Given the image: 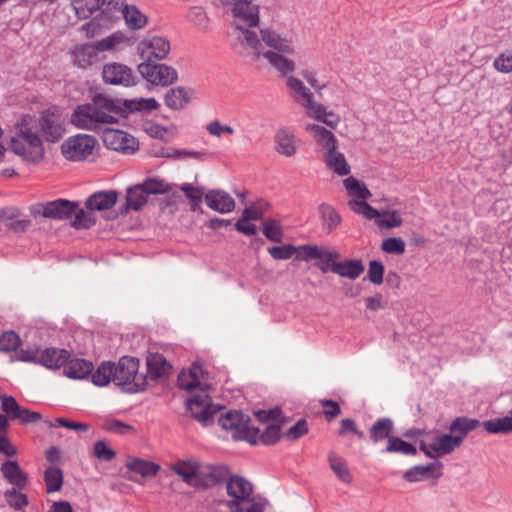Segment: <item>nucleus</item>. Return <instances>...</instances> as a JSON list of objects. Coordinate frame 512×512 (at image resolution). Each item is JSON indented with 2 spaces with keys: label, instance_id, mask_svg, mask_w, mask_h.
Wrapping results in <instances>:
<instances>
[{
  "label": "nucleus",
  "instance_id": "nucleus-45",
  "mask_svg": "<svg viewBox=\"0 0 512 512\" xmlns=\"http://www.w3.org/2000/svg\"><path fill=\"white\" fill-rule=\"evenodd\" d=\"M385 451L389 453H401L403 455H415L417 453V449L414 445L396 436L388 438Z\"/></svg>",
  "mask_w": 512,
  "mask_h": 512
},
{
  "label": "nucleus",
  "instance_id": "nucleus-15",
  "mask_svg": "<svg viewBox=\"0 0 512 512\" xmlns=\"http://www.w3.org/2000/svg\"><path fill=\"white\" fill-rule=\"evenodd\" d=\"M78 209V203L66 199H57L33 206L32 213L54 220H64L72 216Z\"/></svg>",
  "mask_w": 512,
  "mask_h": 512
},
{
  "label": "nucleus",
  "instance_id": "nucleus-61",
  "mask_svg": "<svg viewBox=\"0 0 512 512\" xmlns=\"http://www.w3.org/2000/svg\"><path fill=\"white\" fill-rule=\"evenodd\" d=\"M93 454L102 461H111L116 456V453L103 440L97 441L94 444Z\"/></svg>",
  "mask_w": 512,
  "mask_h": 512
},
{
  "label": "nucleus",
  "instance_id": "nucleus-18",
  "mask_svg": "<svg viewBox=\"0 0 512 512\" xmlns=\"http://www.w3.org/2000/svg\"><path fill=\"white\" fill-rule=\"evenodd\" d=\"M178 385L187 391L199 387L201 392H205L210 388L208 372L199 361H195L188 375L182 373L178 376Z\"/></svg>",
  "mask_w": 512,
  "mask_h": 512
},
{
  "label": "nucleus",
  "instance_id": "nucleus-2",
  "mask_svg": "<svg viewBox=\"0 0 512 512\" xmlns=\"http://www.w3.org/2000/svg\"><path fill=\"white\" fill-rule=\"evenodd\" d=\"M232 21L229 37L233 48L240 53L259 39V5L254 0H232Z\"/></svg>",
  "mask_w": 512,
  "mask_h": 512
},
{
  "label": "nucleus",
  "instance_id": "nucleus-10",
  "mask_svg": "<svg viewBox=\"0 0 512 512\" xmlns=\"http://www.w3.org/2000/svg\"><path fill=\"white\" fill-rule=\"evenodd\" d=\"M98 145L97 139L92 135L76 134L67 138L61 145V153L69 161H85Z\"/></svg>",
  "mask_w": 512,
  "mask_h": 512
},
{
  "label": "nucleus",
  "instance_id": "nucleus-21",
  "mask_svg": "<svg viewBox=\"0 0 512 512\" xmlns=\"http://www.w3.org/2000/svg\"><path fill=\"white\" fill-rule=\"evenodd\" d=\"M261 43L265 50H274L283 53H294L295 48L291 38L282 36L269 28L260 30Z\"/></svg>",
  "mask_w": 512,
  "mask_h": 512
},
{
  "label": "nucleus",
  "instance_id": "nucleus-9",
  "mask_svg": "<svg viewBox=\"0 0 512 512\" xmlns=\"http://www.w3.org/2000/svg\"><path fill=\"white\" fill-rule=\"evenodd\" d=\"M251 46V48H246L239 54L243 57H249L253 61H258L260 58L266 59L267 62L282 76H286L295 70V62L289 58V55H292L293 53L265 50L259 39Z\"/></svg>",
  "mask_w": 512,
  "mask_h": 512
},
{
  "label": "nucleus",
  "instance_id": "nucleus-30",
  "mask_svg": "<svg viewBox=\"0 0 512 512\" xmlns=\"http://www.w3.org/2000/svg\"><path fill=\"white\" fill-rule=\"evenodd\" d=\"M364 265L360 259L345 260L332 263L331 271L340 277L351 280L357 279L364 272Z\"/></svg>",
  "mask_w": 512,
  "mask_h": 512
},
{
  "label": "nucleus",
  "instance_id": "nucleus-64",
  "mask_svg": "<svg viewBox=\"0 0 512 512\" xmlns=\"http://www.w3.org/2000/svg\"><path fill=\"white\" fill-rule=\"evenodd\" d=\"M495 68L503 73L512 71V51H507L498 56L494 61Z\"/></svg>",
  "mask_w": 512,
  "mask_h": 512
},
{
  "label": "nucleus",
  "instance_id": "nucleus-44",
  "mask_svg": "<svg viewBox=\"0 0 512 512\" xmlns=\"http://www.w3.org/2000/svg\"><path fill=\"white\" fill-rule=\"evenodd\" d=\"M343 184L349 195L357 197L359 200H366L371 197V192L366 185L354 177L346 178Z\"/></svg>",
  "mask_w": 512,
  "mask_h": 512
},
{
  "label": "nucleus",
  "instance_id": "nucleus-14",
  "mask_svg": "<svg viewBox=\"0 0 512 512\" xmlns=\"http://www.w3.org/2000/svg\"><path fill=\"white\" fill-rule=\"evenodd\" d=\"M138 71L144 79L153 85L168 86L178 79L177 71L166 64L143 62L138 65Z\"/></svg>",
  "mask_w": 512,
  "mask_h": 512
},
{
  "label": "nucleus",
  "instance_id": "nucleus-34",
  "mask_svg": "<svg viewBox=\"0 0 512 512\" xmlns=\"http://www.w3.org/2000/svg\"><path fill=\"white\" fill-rule=\"evenodd\" d=\"M328 463L330 469L342 483L347 485L352 483V473L350 472L347 462L343 457L338 455L336 452L331 451L328 454Z\"/></svg>",
  "mask_w": 512,
  "mask_h": 512
},
{
  "label": "nucleus",
  "instance_id": "nucleus-57",
  "mask_svg": "<svg viewBox=\"0 0 512 512\" xmlns=\"http://www.w3.org/2000/svg\"><path fill=\"white\" fill-rule=\"evenodd\" d=\"M1 409L5 412L8 417L15 420L19 417L20 406L12 396L1 395Z\"/></svg>",
  "mask_w": 512,
  "mask_h": 512
},
{
  "label": "nucleus",
  "instance_id": "nucleus-19",
  "mask_svg": "<svg viewBox=\"0 0 512 512\" xmlns=\"http://www.w3.org/2000/svg\"><path fill=\"white\" fill-rule=\"evenodd\" d=\"M305 130L310 133L322 156L338 147V139L330 129L319 124H307Z\"/></svg>",
  "mask_w": 512,
  "mask_h": 512
},
{
  "label": "nucleus",
  "instance_id": "nucleus-37",
  "mask_svg": "<svg viewBox=\"0 0 512 512\" xmlns=\"http://www.w3.org/2000/svg\"><path fill=\"white\" fill-rule=\"evenodd\" d=\"M481 425L482 423L478 419L457 417L451 422L449 430L454 433L455 437H461V443H463L467 434Z\"/></svg>",
  "mask_w": 512,
  "mask_h": 512
},
{
  "label": "nucleus",
  "instance_id": "nucleus-48",
  "mask_svg": "<svg viewBox=\"0 0 512 512\" xmlns=\"http://www.w3.org/2000/svg\"><path fill=\"white\" fill-rule=\"evenodd\" d=\"M281 438V425L269 424L266 429L258 434L257 443L261 442L264 445H274Z\"/></svg>",
  "mask_w": 512,
  "mask_h": 512
},
{
  "label": "nucleus",
  "instance_id": "nucleus-33",
  "mask_svg": "<svg viewBox=\"0 0 512 512\" xmlns=\"http://www.w3.org/2000/svg\"><path fill=\"white\" fill-rule=\"evenodd\" d=\"M461 437H455L452 434H443L435 438L430 444V448L438 457L452 453L461 446Z\"/></svg>",
  "mask_w": 512,
  "mask_h": 512
},
{
  "label": "nucleus",
  "instance_id": "nucleus-28",
  "mask_svg": "<svg viewBox=\"0 0 512 512\" xmlns=\"http://www.w3.org/2000/svg\"><path fill=\"white\" fill-rule=\"evenodd\" d=\"M326 167L339 176H347L351 172L344 154L338 150V147L330 152H326L323 156Z\"/></svg>",
  "mask_w": 512,
  "mask_h": 512
},
{
  "label": "nucleus",
  "instance_id": "nucleus-16",
  "mask_svg": "<svg viewBox=\"0 0 512 512\" xmlns=\"http://www.w3.org/2000/svg\"><path fill=\"white\" fill-rule=\"evenodd\" d=\"M102 141L108 149L123 154H133L138 149V141L136 138L118 129H104Z\"/></svg>",
  "mask_w": 512,
  "mask_h": 512
},
{
  "label": "nucleus",
  "instance_id": "nucleus-63",
  "mask_svg": "<svg viewBox=\"0 0 512 512\" xmlns=\"http://www.w3.org/2000/svg\"><path fill=\"white\" fill-rule=\"evenodd\" d=\"M74 220L72 221V226L77 229H87L90 228L95 223V219L83 209H80L78 212H75Z\"/></svg>",
  "mask_w": 512,
  "mask_h": 512
},
{
  "label": "nucleus",
  "instance_id": "nucleus-31",
  "mask_svg": "<svg viewBox=\"0 0 512 512\" xmlns=\"http://www.w3.org/2000/svg\"><path fill=\"white\" fill-rule=\"evenodd\" d=\"M71 55L73 63L83 69L91 66L97 59L96 48L90 43L75 46Z\"/></svg>",
  "mask_w": 512,
  "mask_h": 512
},
{
  "label": "nucleus",
  "instance_id": "nucleus-58",
  "mask_svg": "<svg viewBox=\"0 0 512 512\" xmlns=\"http://www.w3.org/2000/svg\"><path fill=\"white\" fill-rule=\"evenodd\" d=\"M268 252L275 260H287L297 252V247L291 244L273 246L268 248Z\"/></svg>",
  "mask_w": 512,
  "mask_h": 512
},
{
  "label": "nucleus",
  "instance_id": "nucleus-46",
  "mask_svg": "<svg viewBox=\"0 0 512 512\" xmlns=\"http://www.w3.org/2000/svg\"><path fill=\"white\" fill-rule=\"evenodd\" d=\"M20 345V336L15 331L8 330L0 335V352H17Z\"/></svg>",
  "mask_w": 512,
  "mask_h": 512
},
{
  "label": "nucleus",
  "instance_id": "nucleus-29",
  "mask_svg": "<svg viewBox=\"0 0 512 512\" xmlns=\"http://www.w3.org/2000/svg\"><path fill=\"white\" fill-rule=\"evenodd\" d=\"M117 201L115 191H100L91 195L85 202L88 210L103 211L112 208Z\"/></svg>",
  "mask_w": 512,
  "mask_h": 512
},
{
  "label": "nucleus",
  "instance_id": "nucleus-50",
  "mask_svg": "<svg viewBox=\"0 0 512 512\" xmlns=\"http://www.w3.org/2000/svg\"><path fill=\"white\" fill-rule=\"evenodd\" d=\"M78 19L90 18L95 12H101L100 0H83L74 10Z\"/></svg>",
  "mask_w": 512,
  "mask_h": 512
},
{
  "label": "nucleus",
  "instance_id": "nucleus-54",
  "mask_svg": "<svg viewBox=\"0 0 512 512\" xmlns=\"http://www.w3.org/2000/svg\"><path fill=\"white\" fill-rule=\"evenodd\" d=\"M382 215V218H380V216L375 218L376 223L380 227L390 229L394 227H399L402 224V218L396 211H384Z\"/></svg>",
  "mask_w": 512,
  "mask_h": 512
},
{
  "label": "nucleus",
  "instance_id": "nucleus-41",
  "mask_svg": "<svg viewBox=\"0 0 512 512\" xmlns=\"http://www.w3.org/2000/svg\"><path fill=\"white\" fill-rule=\"evenodd\" d=\"M319 213L322 219L323 228L329 233L341 223V216L339 213L327 203L320 204Z\"/></svg>",
  "mask_w": 512,
  "mask_h": 512
},
{
  "label": "nucleus",
  "instance_id": "nucleus-38",
  "mask_svg": "<svg viewBox=\"0 0 512 512\" xmlns=\"http://www.w3.org/2000/svg\"><path fill=\"white\" fill-rule=\"evenodd\" d=\"M93 384L96 386H106L115 378V363L103 361L96 371L90 374Z\"/></svg>",
  "mask_w": 512,
  "mask_h": 512
},
{
  "label": "nucleus",
  "instance_id": "nucleus-51",
  "mask_svg": "<svg viewBox=\"0 0 512 512\" xmlns=\"http://www.w3.org/2000/svg\"><path fill=\"white\" fill-rule=\"evenodd\" d=\"M268 203L260 200L246 207L242 212V221L258 220L268 209Z\"/></svg>",
  "mask_w": 512,
  "mask_h": 512
},
{
  "label": "nucleus",
  "instance_id": "nucleus-27",
  "mask_svg": "<svg viewBox=\"0 0 512 512\" xmlns=\"http://www.w3.org/2000/svg\"><path fill=\"white\" fill-rule=\"evenodd\" d=\"M0 470L3 477L16 488L22 490L27 486L28 476L22 471L17 461H5Z\"/></svg>",
  "mask_w": 512,
  "mask_h": 512
},
{
  "label": "nucleus",
  "instance_id": "nucleus-22",
  "mask_svg": "<svg viewBox=\"0 0 512 512\" xmlns=\"http://www.w3.org/2000/svg\"><path fill=\"white\" fill-rule=\"evenodd\" d=\"M200 467V462L195 459L178 460L170 465L171 471L181 477L184 483L193 487L201 485L198 479Z\"/></svg>",
  "mask_w": 512,
  "mask_h": 512
},
{
  "label": "nucleus",
  "instance_id": "nucleus-53",
  "mask_svg": "<svg viewBox=\"0 0 512 512\" xmlns=\"http://www.w3.org/2000/svg\"><path fill=\"white\" fill-rule=\"evenodd\" d=\"M7 503L16 510H21L28 505V498L25 494L18 492L15 488L4 493Z\"/></svg>",
  "mask_w": 512,
  "mask_h": 512
},
{
  "label": "nucleus",
  "instance_id": "nucleus-52",
  "mask_svg": "<svg viewBox=\"0 0 512 512\" xmlns=\"http://www.w3.org/2000/svg\"><path fill=\"white\" fill-rule=\"evenodd\" d=\"M263 234L270 240L276 243L282 241L283 232L280 224L274 219H269L263 222Z\"/></svg>",
  "mask_w": 512,
  "mask_h": 512
},
{
  "label": "nucleus",
  "instance_id": "nucleus-49",
  "mask_svg": "<svg viewBox=\"0 0 512 512\" xmlns=\"http://www.w3.org/2000/svg\"><path fill=\"white\" fill-rule=\"evenodd\" d=\"M352 211L357 214L363 215L365 218L371 220L380 216V212L370 206L365 200L352 199L348 202Z\"/></svg>",
  "mask_w": 512,
  "mask_h": 512
},
{
  "label": "nucleus",
  "instance_id": "nucleus-6",
  "mask_svg": "<svg viewBox=\"0 0 512 512\" xmlns=\"http://www.w3.org/2000/svg\"><path fill=\"white\" fill-rule=\"evenodd\" d=\"M27 118L28 116H24L17 123L10 145L12 151L24 161L37 164L44 158L45 149L39 135L28 126Z\"/></svg>",
  "mask_w": 512,
  "mask_h": 512
},
{
  "label": "nucleus",
  "instance_id": "nucleus-56",
  "mask_svg": "<svg viewBox=\"0 0 512 512\" xmlns=\"http://www.w3.org/2000/svg\"><path fill=\"white\" fill-rule=\"evenodd\" d=\"M384 265L378 260H371L369 262L367 278L374 285H380L383 282Z\"/></svg>",
  "mask_w": 512,
  "mask_h": 512
},
{
  "label": "nucleus",
  "instance_id": "nucleus-11",
  "mask_svg": "<svg viewBox=\"0 0 512 512\" xmlns=\"http://www.w3.org/2000/svg\"><path fill=\"white\" fill-rule=\"evenodd\" d=\"M168 191L167 185L162 180L147 179L142 184L128 188L125 210L138 211L147 202L149 195L163 194Z\"/></svg>",
  "mask_w": 512,
  "mask_h": 512
},
{
  "label": "nucleus",
  "instance_id": "nucleus-55",
  "mask_svg": "<svg viewBox=\"0 0 512 512\" xmlns=\"http://www.w3.org/2000/svg\"><path fill=\"white\" fill-rule=\"evenodd\" d=\"M381 249L389 254L401 255L405 252V242L401 238L389 237L382 242Z\"/></svg>",
  "mask_w": 512,
  "mask_h": 512
},
{
  "label": "nucleus",
  "instance_id": "nucleus-36",
  "mask_svg": "<svg viewBox=\"0 0 512 512\" xmlns=\"http://www.w3.org/2000/svg\"><path fill=\"white\" fill-rule=\"evenodd\" d=\"M101 12L99 14L104 18L106 25H111L119 20V15L126 5L125 0H100Z\"/></svg>",
  "mask_w": 512,
  "mask_h": 512
},
{
  "label": "nucleus",
  "instance_id": "nucleus-1",
  "mask_svg": "<svg viewBox=\"0 0 512 512\" xmlns=\"http://www.w3.org/2000/svg\"><path fill=\"white\" fill-rule=\"evenodd\" d=\"M154 98L112 99L95 94L92 101L78 105L71 115V123L78 129L100 131L103 125L117 123L116 116L128 117L133 112L156 110Z\"/></svg>",
  "mask_w": 512,
  "mask_h": 512
},
{
  "label": "nucleus",
  "instance_id": "nucleus-5",
  "mask_svg": "<svg viewBox=\"0 0 512 512\" xmlns=\"http://www.w3.org/2000/svg\"><path fill=\"white\" fill-rule=\"evenodd\" d=\"M286 86L295 102L305 109L306 115L309 118L324 123L330 129L337 128L341 121L340 116L333 111H327L325 106L315 101L311 90L300 79L288 76Z\"/></svg>",
  "mask_w": 512,
  "mask_h": 512
},
{
  "label": "nucleus",
  "instance_id": "nucleus-39",
  "mask_svg": "<svg viewBox=\"0 0 512 512\" xmlns=\"http://www.w3.org/2000/svg\"><path fill=\"white\" fill-rule=\"evenodd\" d=\"M393 421L389 418L378 419L370 428V438L373 442H379L384 439L392 438Z\"/></svg>",
  "mask_w": 512,
  "mask_h": 512
},
{
  "label": "nucleus",
  "instance_id": "nucleus-43",
  "mask_svg": "<svg viewBox=\"0 0 512 512\" xmlns=\"http://www.w3.org/2000/svg\"><path fill=\"white\" fill-rule=\"evenodd\" d=\"M47 493L60 491L63 485V473L59 467L50 466L44 472Z\"/></svg>",
  "mask_w": 512,
  "mask_h": 512
},
{
  "label": "nucleus",
  "instance_id": "nucleus-47",
  "mask_svg": "<svg viewBox=\"0 0 512 512\" xmlns=\"http://www.w3.org/2000/svg\"><path fill=\"white\" fill-rule=\"evenodd\" d=\"M229 475V470L226 466H211L209 471L204 474V482L205 486H212L219 484L227 479ZM202 485V482H201Z\"/></svg>",
  "mask_w": 512,
  "mask_h": 512
},
{
  "label": "nucleus",
  "instance_id": "nucleus-3",
  "mask_svg": "<svg viewBox=\"0 0 512 512\" xmlns=\"http://www.w3.org/2000/svg\"><path fill=\"white\" fill-rule=\"evenodd\" d=\"M72 354H10V362H28L42 365L49 369L64 368V375L72 379H85L92 373L93 363L72 358Z\"/></svg>",
  "mask_w": 512,
  "mask_h": 512
},
{
  "label": "nucleus",
  "instance_id": "nucleus-60",
  "mask_svg": "<svg viewBox=\"0 0 512 512\" xmlns=\"http://www.w3.org/2000/svg\"><path fill=\"white\" fill-rule=\"evenodd\" d=\"M322 249L315 245H302L297 248L296 259L301 261H309L319 259Z\"/></svg>",
  "mask_w": 512,
  "mask_h": 512
},
{
  "label": "nucleus",
  "instance_id": "nucleus-8",
  "mask_svg": "<svg viewBox=\"0 0 512 512\" xmlns=\"http://www.w3.org/2000/svg\"><path fill=\"white\" fill-rule=\"evenodd\" d=\"M249 423L250 417L241 411H228L218 418V424L224 430L230 431L234 440H243L256 445L259 429L251 427Z\"/></svg>",
  "mask_w": 512,
  "mask_h": 512
},
{
  "label": "nucleus",
  "instance_id": "nucleus-4",
  "mask_svg": "<svg viewBox=\"0 0 512 512\" xmlns=\"http://www.w3.org/2000/svg\"><path fill=\"white\" fill-rule=\"evenodd\" d=\"M226 492L231 498L225 502L229 512H264L268 505V500L260 495H253L252 484L238 475L229 477Z\"/></svg>",
  "mask_w": 512,
  "mask_h": 512
},
{
  "label": "nucleus",
  "instance_id": "nucleus-24",
  "mask_svg": "<svg viewBox=\"0 0 512 512\" xmlns=\"http://www.w3.org/2000/svg\"><path fill=\"white\" fill-rule=\"evenodd\" d=\"M206 205L213 211L221 214L230 213L235 208V201L224 190L213 189L209 190L204 195Z\"/></svg>",
  "mask_w": 512,
  "mask_h": 512
},
{
  "label": "nucleus",
  "instance_id": "nucleus-20",
  "mask_svg": "<svg viewBox=\"0 0 512 512\" xmlns=\"http://www.w3.org/2000/svg\"><path fill=\"white\" fill-rule=\"evenodd\" d=\"M103 80L111 85L130 86L134 83L132 70L123 64L109 63L102 71Z\"/></svg>",
  "mask_w": 512,
  "mask_h": 512
},
{
  "label": "nucleus",
  "instance_id": "nucleus-42",
  "mask_svg": "<svg viewBox=\"0 0 512 512\" xmlns=\"http://www.w3.org/2000/svg\"><path fill=\"white\" fill-rule=\"evenodd\" d=\"M126 466L130 471L140 474L142 477L155 476L160 470L158 464L138 458L129 461Z\"/></svg>",
  "mask_w": 512,
  "mask_h": 512
},
{
  "label": "nucleus",
  "instance_id": "nucleus-12",
  "mask_svg": "<svg viewBox=\"0 0 512 512\" xmlns=\"http://www.w3.org/2000/svg\"><path fill=\"white\" fill-rule=\"evenodd\" d=\"M39 130L47 142L56 143L66 133V121L56 108L43 111L38 120Z\"/></svg>",
  "mask_w": 512,
  "mask_h": 512
},
{
  "label": "nucleus",
  "instance_id": "nucleus-59",
  "mask_svg": "<svg viewBox=\"0 0 512 512\" xmlns=\"http://www.w3.org/2000/svg\"><path fill=\"white\" fill-rule=\"evenodd\" d=\"M110 25H106L104 23V18L98 14L96 17L92 18L89 22L85 23L81 29L86 33L87 37H94L101 33L103 27H109Z\"/></svg>",
  "mask_w": 512,
  "mask_h": 512
},
{
  "label": "nucleus",
  "instance_id": "nucleus-26",
  "mask_svg": "<svg viewBox=\"0 0 512 512\" xmlns=\"http://www.w3.org/2000/svg\"><path fill=\"white\" fill-rule=\"evenodd\" d=\"M275 150L285 157H292L297 152L295 134L288 128H280L274 136Z\"/></svg>",
  "mask_w": 512,
  "mask_h": 512
},
{
  "label": "nucleus",
  "instance_id": "nucleus-7",
  "mask_svg": "<svg viewBox=\"0 0 512 512\" xmlns=\"http://www.w3.org/2000/svg\"><path fill=\"white\" fill-rule=\"evenodd\" d=\"M114 383L127 393L142 392L147 387V376L139 373V359L124 355L115 364Z\"/></svg>",
  "mask_w": 512,
  "mask_h": 512
},
{
  "label": "nucleus",
  "instance_id": "nucleus-40",
  "mask_svg": "<svg viewBox=\"0 0 512 512\" xmlns=\"http://www.w3.org/2000/svg\"><path fill=\"white\" fill-rule=\"evenodd\" d=\"M482 426L491 434L512 433V410L509 416L484 421L482 422Z\"/></svg>",
  "mask_w": 512,
  "mask_h": 512
},
{
  "label": "nucleus",
  "instance_id": "nucleus-62",
  "mask_svg": "<svg viewBox=\"0 0 512 512\" xmlns=\"http://www.w3.org/2000/svg\"><path fill=\"white\" fill-rule=\"evenodd\" d=\"M340 257L339 252L332 250L327 251L325 249H322L321 251V257H319L318 260L321 262L318 264L319 269L326 273L329 269L331 270L332 263H337L336 260Z\"/></svg>",
  "mask_w": 512,
  "mask_h": 512
},
{
  "label": "nucleus",
  "instance_id": "nucleus-32",
  "mask_svg": "<svg viewBox=\"0 0 512 512\" xmlns=\"http://www.w3.org/2000/svg\"><path fill=\"white\" fill-rule=\"evenodd\" d=\"M194 91L184 87L170 89L165 95V104L174 110L183 109L193 96Z\"/></svg>",
  "mask_w": 512,
  "mask_h": 512
},
{
  "label": "nucleus",
  "instance_id": "nucleus-35",
  "mask_svg": "<svg viewBox=\"0 0 512 512\" xmlns=\"http://www.w3.org/2000/svg\"><path fill=\"white\" fill-rule=\"evenodd\" d=\"M125 24L130 30H139L147 25V16L137 6L126 4L121 11Z\"/></svg>",
  "mask_w": 512,
  "mask_h": 512
},
{
  "label": "nucleus",
  "instance_id": "nucleus-17",
  "mask_svg": "<svg viewBox=\"0 0 512 512\" xmlns=\"http://www.w3.org/2000/svg\"><path fill=\"white\" fill-rule=\"evenodd\" d=\"M138 53L144 62L162 60L170 52V42L161 36H153L142 40L137 47Z\"/></svg>",
  "mask_w": 512,
  "mask_h": 512
},
{
  "label": "nucleus",
  "instance_id": "nucleus-25",
  "mask_svg": "<svg viewBox=\"0 0 512 512\" xmlns=\"http://www.w3.org/2000/svg\"><path fill=\"white\" fill-rule=\"evenodd\" d=\"M442 469L443 463L440 461H435L425 466L416 465L407 470L403 474V478L408 482H418L425 478L438 479L443 475Z\"/></svg>",
  "mask_w": 512,
  "mask_h": 512
},
{
  "label": "nucleus",
  "instance_id": "nucleus-13",
  "mask_svg": "<svg viewBox=\"0 0 512 512\" xmlns=\"http://www.w3.org/2000/svg\"><path fill=\"white\" fill-rule=\"evenodd\" d=\"M187 410L190 412L191 417L197 420L203 426H208L213 423V417L218 412L216 407L205 392L193 394L186 401Z\"/></svg>",
  "mask_w": 512,
  "mask_h": 512
},
{
  "label": "nucleus",
  "instance_id": "nucleus-23",
  "mask_svg": "<svg viewBox=\"0 0 512 512\" xmlns=\"http://www.w3.org/2000/svg\"><path fill=\"white\" fill-rule=\"evenodd\" d=\"M147 379L163 381L173 373V366L162 354H148L146 358Z\"/></svg>",
  "mask_w": 512,
  "mask_h": 512
}]
</instances>
